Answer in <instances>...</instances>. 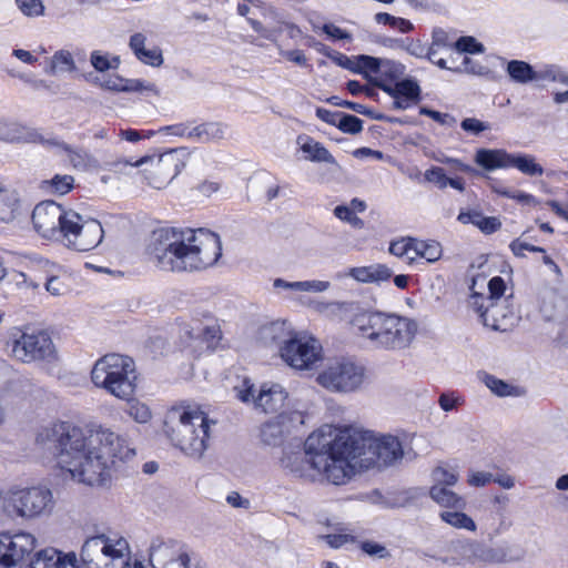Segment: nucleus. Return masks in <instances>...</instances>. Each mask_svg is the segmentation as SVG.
Masks as SVG:
<instances>
[{
  "instance_id": "nucleus-23",
  "label": "nucleus",
  "mask_w": 568,
  "mask_h": 568,
  "mask_svg": "<svg viewBox=\"0 0 568 568\" xmlns=\"http://www.w3.org/2000/svg\"><path fill=\"white\" fill-rule=\"evenodd\" d=\"M146 41L145 33L135 32L129 39V48L141 63L153 68L161 67L164 62L162 50L156 45L146 48Z\"/></svg>"
},
{
  "instance_id": "nucleus-6",
  "label": "nucleus",
  "mask_w": 568,
  "mask_h": 568,
  "mask_svg": "<svg viewBox=\"0 0 568 568\" xmlns=\"http://www.w3.org/2000/svg\"><path fill=\"white\" fill-rule=\"evenodd\" d=\"M138 375L131 357L108 354L99 358L92 367V383L118 399L128 402V415L136 423L146 424L152 418L150 407L133 398Z\"/></svg>"
},
{
  "instance_id": "nucleus-63",
  "label": "nucleus",
  "mask_w": 568,
  "mask_h": 568,
  "mask_svg": "<svg viewBox=\"0 0 568 568\" xmlns=\"http://www.w3.org/2000/svg\"><path fill=\"white\" fill-rule=\"evenodd\" d=\"M323 32L327 34L329 38L335 40H351L352 36L346 30L333 24L326 23L322 28Z\"/></svg>"
},
{
  "instance_id": "nucleus-58",
  "label": "nucleus",
  "mask_w": 568,
  "mask_h": 568,
  "mask_svg": "<svg viewBox=\"0 0 568 568\" xmlns=\"http://www.w3.org/2000/svg\"><path fill=\"white\" fill-rule=\"evenodd\" d=\"M331 287V283L328 281L321 280H312V281H301V292L300 293H323Z\"/></svg>"
},
{
  "instance_id": "nucleus-37",
  "label": "nucleus",
  "mask_w": 568,
  "mask_h": 568,
  "mask_svg": "<svg viewBox=\"0 0 568 568\" xmlns=\"http://www.w3.org/2000/svg\"><path fill=\"white\" fill-rule=\"evenodd\" d=\"M414 251L419 254V258H424L428 263L437 262L443 255V247L437 241L416 240Z\"/></svg>"
},
{
  "instance_id": "nucleus-57",
  "label": "nucleus",
  "mask_w": 568,
  "mask_h": 568,
  "mask_svg": "<svg viewBox=\"0 0 568 568\" xmlns=\"http://www.w3.org/2000/svg\"><path fill=\"white\" fill-rule=\"evenodd\" d=\"M509 248L510 251L513 252V254L517 257H524L525 256V253L524 251H529V252H541V253H545V250L540 246H535L532 244H529L527 242H524L521 241L520 239H516L514 240L510 244H509Z\"/></svg>"
},
{
  "instance_id": "nucleus-17",
  "label": "nucleus",
  "mask_w": 568,
  "mask_h": 568,
  "mask_svg": "<svg viewBox=\"0 0 568 568\" xmlns=\"http://www.w3.org/2000/svg\"><path fill=\"white\" fill-rule=\"evenodd\" d=\"M11 504L20 517L33 518L52 505V493L45 487H31L14 491Z\"/></svg>"
},
{
  "instance_id": "nucleus-5",
  "label": "nucleus",
  "mask_w": 568,
  "mask_h": 568,
  "mask_svg": "<svg viewBox=\"0 0 568 568\" xmlns=\"http://www.w3.org/2000/svg\"><path fill=\"white\" fill-rule=\"evenodd\" d=\"M352 328L368 348L400 352L412 345L418 325L415 320L394 313L364 312L353 317Z\"/></svg>"
},
{
  "instance_id": "nucleus-47",
  "label": "nucleus",
  "mask_w": 568,
  "mask_h": 568,
  "mask_svg": "<svg viewBox=\"0 0 568 568\" xmlns=\"http://www.w3.org/2000/svg\"><path fill=\"white\" fill-rule=\"evenodd\" d=\"M337 128L344 133L357 134L363 130V120L343 112Z\"/></svg>"
},
{
  "instance_id": "nucleus-10",
  "label": "nucleus",
  "mask_w": 568,
  "mask_h": 568,
  "mask_svg": "<svg viewBox=\"0 0 568 568\" xmlns=\"http://www.w3.org/2000/svg\"><path fill=\"white\" fill-rule=\"evenodd\" d=\"M184 153L181 150H171L160 156H142L139 160H125L123 163L131 166H143L150 163L151 169L146 171L145 179L148 184L156 190H162L169 185L185 168L183 159Z\"/></svg>"
},
{
  "instance_id": "nucleus-46",
  "label": "nucleus",
  "mask_w": 568,
  "mask_h": 568,
  "mask_svg": "<svg viewBox=\"0 0 568 568\" xmlns=\"http://www.w3.org/2000/svg\"><path fill=\"white\" fill-rule=\"evenodd\" d=\"M458 474L453 469L437 467L433 470L434 485L452 487L458 481Z\"/></svg>"
},
{
  "instance_id": "nucleus-15",
  "label": "nucleus",
  "mask_w": 568,
  "mask_h": 568,
  "mask_svg": "<svg viewBox=\"0 0 568 568\" xmlns=\"http://www.w3.org/2000/svg\"><path fill=\"white\" fill-rule=\"evenodd\" d=\"M67 213L68 211L54 201L41 202L32 212L33 227L43 239L58 241L61 237Z\"/></svg>"
},
{
  "instance_id": "nucleus-24",
  "label": "nucleus",
  "mask_w": 568,
  "mask_h": 568,
  "mask_svg": "<svg viewBox=\"0 0 568 568\" xmlns=\"http://www.w3.org/2000/svg\"><path fill=\"white\" fill-rule=\"evenodd\" d=\"M294 331L286 321H274L262 325L257 332L258 341L265 346L278 348L288 342Z\"/></svg>"
},
{
  "instance_id": "nucleus-61",
  "label": "nucleus",
  "mask_w": 568,
  "mask_h": 568,
  "mask_svg": "<svg viewBox=\"0 0 568 568\" xmlns=\"http://www.w3.org/2000/svg\"><path fill=\"white\" fill-rule=\"evenodd\" d=\"M419 113L432 118L434 121H436L443 125H452L455 122V120L452 115H449L447 113H440L438 111L428 109L426 106L420 108Z\"/></svg>"
},
{
  "instance_id": "nucleus-55",
  "label": "nucleus",
  "mask_w": 568,
  "mask_h": 568,
  "mask_svg": "<svg viewBox=\"0 0 568 568\" xmlns=\"http://www.w3.org/2000/svg\"><path fill=\"white\" fill-rule=\"evenodd\" d=\"M489 296L487 301L497 302L501 301L500 297L504 295L506 290L505 281L500 276H495L488 282Z\"/></svg>"
},
{
  "instance_id": "nucleus-49",
  "label": "nucleus",
  "mask_w": 568,
  "mask_h": 568,
  "mask_svg": "<svg viewBox=\"0 0 568 568\" xmlns=\"http://www.w3.org/2000/svg\"><path fill=\"white\" fill-rule=\"evenodd\" d=\"M55 194L64 195L73 187L74 179L71 175H55L48 182Z\"/></svg>"
},
{
  "instance_id": "nucleus-18",
  "label": "nucleus",
  "mask_w": 568,
  "mask_h": 568,
  "mask_svg": "<svg viewBox=\"0 0 568 568\" xmlns=\"http://www.w3.org/2000/svg\"><path fill=\"white\" fill-rule=\"evenodd\" d=\"M149 562L152 568H191L190 557L179 542L154 538L149 548Z\"/></svg>"
},
{
  "instance_id": "nucleus-26",
  "label": "nucleus",
  "mask_w": 568,
  "mask_h": 568,
  "mask_svg": "<svg viewBox=\"0 0 568 568\" xmlns=\"http://www.w3.org/2000/svg\"><path fill=\"white\" fill-rule=\"evenodd\" d=\"M286 390L280 384L263 385L254 405L264 413H277L285 405Z\"/></svg>"
},
{
  "instance_id": "nucleus-34",
  "label": "nucleus",
  "mask_w": 568,
  "mask_h": 568,
  "mask_svg": "<svg viewBox=\"0 0 568 568\" xmlns=\"http://www.w3.org/2000/svg\"><path fill=\"white\" fill-rule=\"evenodd\" d=\"M301 150L307 154V160L312 162H321L327 164H335L336 161L331 152L320 142L310 136H298Z\"/></svg>"
},
{
  "instance_id": "nucleus-62",
  "label": "nucleus",
  "mask_w": 568,
  "mask_h": 568,
  "mask_svg": "<svg viewBox=\"0 0 568 568\" xmlns=\"http://www.w3.org/2000/svg\"><path fill=\"white\" fill-rule=\"evenodd\" d=\"M45 290L53 296H61L67 293L68 287L58 276H51L45 282Z\"/></svg>"
},
{
  "instance_id": "nucleus-38",
  "label": "nucleus",
  "mask_w": 568,
  "mask_h": 568,
  "mask_svg": "<svg viewBox=\"0 0 568 568\" xmlns=\"http://www.w3.org/2000/svg\"><path fill=\"white\" fill-rule=\"evenodd\" d=\"M405 72V67L396 61L382 59L381 68L378 71V79L376 81H385L386 83H395L399 81Z\"/></svg>"
},
{
  "instance_id": "nucleus-19",
  "label": "nucleus",
  "mask_w": 568,
  "mask_h": 568,
  "mask_svg": "<svg viewBox=\"0 0 568 568\" xmlns=\"http://www.w3.org/2000/svg\"><path fill=\"white\" fill-rule=\"evenodd\" d=\"M301 424H303L301 413H281L263 425L261 430L262 440L267 445H278L293 428Z\"/></svg>"
},
{
  "instance_id": "nucleus-20",
  "label": "nucleus",
  "mask_w": 568,
  "mask_h": 568,
  "mask_svg": "<svg viewBox=\"0 0 568 568\" xmlns=\"http://www.w3.org/2000/svg\"><path fill=\"white\" fill-rule=\"evenodd\" d=\"M375 84L393 98L394 109L406 110L419 100L420 88L413 79L399 80L395 83L376 81Z\"/></svg>"
},
{
  "instance_id": "nucleus-59",
  "label": "nucleus",
  "mask_w": 568,
  "mask_h": 568,
  "mask_svg": "<svg viewBox=\"0 0 568 568\" xmlns=\"http://www.w3.org/2000/svg\"><path fill=\"white\" fill-rule=\"evenodd\" d=\"M460 126L464 131L470 132L473 134H479L490 126L488 123L483 122L476 118H466L462 121Z\"/></svg>"
},
{
  "instance_id": "nucleus-13",
  "label": "nucleus",
  "mask_w": 568,
  "mask_h": 568,
  "mask_svg": "<svg viewBox=\"0 0 568 568\" xmlns=\"http://www.w3.org/2000/svg\"><path fill=\"white\" fill-rule=\"evenodd\" d=\"M225 125L220 122H202L194 121L181 122L166 125L160 129L165 135L187 139L196 143H215L224 139Z\"/></svg>"
},
{
  "instance_id": "nucleus-60",
  "label": "nucleus",
  "mask_w": 568,
  "mask_h": 568,
  "mask_svg": "<svg viewBox=\"0 0 568 568\" xmlns=\"http://www.w3.org/2000/svg\"><path fill=\"white\" fill-rule=\"evenodd\" d=\"M11 282L20 290H38L39 284L29 280L23 272H12Z\"/></svg>"
},
{
  "instance_id": "nucleus-29",
  "label": "nucleus",
  "mask_w": 568,
  "mask_h": 568,
  "mask_svg": "<svg viewBox=\"0 0 568 568\" xmlns=\"http://www.w3.org/2000/svg\"><path fill=\"white\" fill-rule=\"evenodd\" d=\"M392 275L393 271L387 265L379 263L352 267L347 272V276L363 284L386 282Z\"/></svg>"
},
{
  "instance_id": "nucleus-42",
  "label": "nucleus",
  "mask_w": 568,
  "mask_h": 568,
  "mask_svg": "<svg viewBox=\"0 0 568 568\" xmlns=\"http://www.w3.org/2000/svg\"><path fill=\"white\" fill-rule=\"evenodd\" d=\"M14 4L22 16L27 18H40L45 13V7L42 0H14Z\"/></svg>"
},
{
  "instance_id": "nucleus-16",
  "label": "nucleus",
  "mask_w": 568,
  "mask_h": 568,
  "mask_svg": "<svg viewBox=\"0 0 568 568\" xmlns=\"http://www.w3.org/2000/svg\"><path fill=\"white\" fill-rule=\"evenodd\" d=\"M36 537L26 531L0 534V568L18 566L36 548Z\"/></svg>"
},
{
  "instance_id": "nucleus-4",
  "label": "nucleus",
  "mask_w": 568,
  "mask_h": 568,
  "mask_svg": "<svg viewBox=\"0 0 568 568\" xmlns=\"http://www.w3.org/2000/svg\"><path fill=\"white\" fill-rule=\"evenodd\" d=\"M337 447L346 464V481L357 470L394 466L404 457L398 437L356 428L338 429Z\"/></svg>"
},
{
  "instance_id": "nucleus-54",
  "label": "nucleus",
  "mask_w": 568,
  "mask_h": 568,
  "mask_svg": "<svg viewBox=\"0 0 568 568\" xmlns=\"http://www.w3.org/2000/svg\"><path fill=\"white\" fill-rule=\"evenodd\" d=\"M464 403L463 397L455 393H443L438 398L439 407L444 412H452Z\"/></svg>"
},
{
  "instance_id": "nucleus-56",
  "label": "nucleus",
  "mask_w": 568,
  "mask_h": 568,
  "mask_svg": "<svg viewBox=\"0 0 568 568\" xmlns=\"http://www.w3.org/2000/svg\"><path fill=\"white\" fill-rule=\"evenodd\" d=\"M445 53L444 51H442L440 49L438 48H434L433 44H430V47L428 48V51H427V58L430 62H433L434 64H436L437 67H439L440 69H446V70H452V71H458L459 68L458 67H454V65H449L447 63V60L445 58L442 57V54Z\"/></svg>"
},
{
  "instance_id": "nucleus-22",
  "label": "nucleus",
  "mask_w": 568,
  "mask_h": 568,
  "mask_svg": "<svg viewBox=\"0 0 568 568\" xmlns=\"http://www.w3.org/2000/svg\"><path fill=\"white\" fill-rule=\"evenodd\" d=\"M0 140L44 144L47 139L37 129L0 119Z\"/></svg>"
},
{
  "instance_id": "nucleus-2",
  "label": "nucleus",
  "mask_w": 568,
  "mask_h": 568,
  "mask_svg": "<svg viewBox=\"0 0 568 568\" xmlns=\"http://www.w3.org/2000/svg\"><path fill=\"white\" fill-rule=\"evenodd\" d=\"M222 255L220 236L205 229L162 227L146 247L150 263L164 272H193L214 265Z\"/></svg>"
},
{
  "instance_id": "nucleus-11",
  "label": "nucleus",
  "mask_w": 568,
  "mask_h": 568,
  "mask_svg": "<svg viewBox=\"0 0 568 568\" xmlns=\"http://www.w3.org/2000/svg\"><path fill=\"white\" fill-rule=\"evenodd\" d=\"M321 343L311 335L294 332L280 347L282 361L296 371L313 369L323 358Z\"/></svg>"
},
{
  "instance_id": "nucleus-44",
  "label": "nucleus",
  "mask_w": 568,
  "mask_h": 568,
  "mask_svg": "<svg viewBox=\"0 0 568 568\" xmlns=\"http://www.w3.org/2000/svg\"><path fill=\"white\" fill-rule=\"evenodd\" d=\"M455 50L458 53H484L485 47L474 37H460L455 41Z\"/></svg>"
},
{
  "instance_id": "nucleus-43",
  "label": "nucleus",
  "mask_w": 568,
  "mask_h": 568,
  "mask_svg": "<svg viewBox=\"0 0 568 568\" xmlns=\"http://www.w3.org/2000/svg\"><path fill=\"white\" fill-rule=\"evenodd\" d=\"M92 67L99 72H105L110 69H116L120 64L118 57L110 58L108 53L101 51H93L90 57Z\"/></svg>"
},
{
  "instance_id": "nucleus-30",
  "label": "nucleus",
  "mask_w": 568,
  "mask_h": 568,
  "mask_svg": "<svg viewBox=\"0 0 568 568\" xmlns=\"http://www.w3.org/2000/svg\"><path fill=\"white\" fill-rule=\"evenodd\" d=\"M511 312L506 306L505 301L488 302L485 311L481 312V322L485 326L495 331H506L508 318Z\"/></svg>"
},
{
  "instance_id": "nucleus-7",
  "label": "nucleus",
  "mask_w": 568,
  "mask_h": 568,
  "mask_svg": "<svg viewBox=\"0 0 568 568\" xmlns=\"http://www.w3.org/2000/svg\"><path fill=\"white\" fill-rule=\"evenodd\" d=\"M215 424L199 405L181 404L166 412L163 432L175 448L199 460L210 447L211 427Z\"/></svg>"
},
{
  "instance_id": "nucleus-51",
  "label": "nucleus",
  "mask_w": 568,
  "mask_h": 568,
  "mask_svg": "<svg viewBox=\"0 0 568 568\" xmlns=\"http://www.w3.org/2000/svg\"><path fill=\"white\" fill-rule=\"evenodd\" d=\"M323 54L329 58L335 64L346 70L354 72L355 69V57H347L341 52L332 51L329 49L320 50Z\"/></svg>"
},
{
  "instance_id": "nucleus-28",
  "label": "nucleus",
  "mask_w": 568,
  "mask_h": 568,
  "mask_svg": "<svg viewBox=\"0 0 568 568\" xmlns=\"http://www.w3.org/2000/svg\"><path fill=\"white\" fill-rule=\"evenodd\" d=\"M21 213V200L18 191L7 184L0 183V223H11Z\"/></svg>"
},
{
  "instance_id": "nucleus-12",
  "label": "nucleus",
  "mask_w": 568,
  "mask_h": 568,
  "mask_svg": "<svg viewBox=\"0 0 568 568\" xmlns=\"http://www.w3.org/2000/svg\"><path fill=\"white\" fill-rule=\"evenodd\" d=\"M366 368L352 361H341L329 365L317 376L323 387L339 392L352 393L358 390L365 383Z\"/></svg>"
},
{
  "instance_id": "nucleus-1",
  "label": "nucleus",
  "mask_w": 568,
  "mask_h": 568,
  "mask_svg": "<svg viewBox=\"0 0 568 568\" xmlns=\"http://www.w3.org/2000/svg\"><path fill=\"white\" fill-rule=\"evenodd\" d=\"M37 440L54 449L58 465L73 480L89 486L105 484L115 463L135 454L128 440L110 428L99 427L85 435L82 428L67 422L44 427Z\"/></svg>"
},
{
  "instance_id": "nucleus-50",
  "label": "nucleus",
  "mask_w": 568,
  "mask_h": 568,
  "mask_svg": "<svg viewBox=\"0 0 568 568\" xmlns=\"http://www.w3.org/2000/svg\"><path fill=\"white\" fill-rule=\"evenodd\" d=\"M416 239L413 237H403L397 241H393L389 245V253L394 256L404 258L405 255H408L409 251H414Z\"/></svg>"
},
{
  "instance_id": "nucleus-40",
  "label": "nucleus",
  "mask_w": 568,
  "mask_h": 568,
  "mask_svg": "<svg viewBox=\"0 0 568 568\" xmlns=\"http://www.w3.org/2000/svg\"><path fill=\"white\" fill-rule=\"evenodd\" d=\"M480 381L497 396H510L513 395L514 387L506 382L490 375L488 373L478 374Z\"/></svg>"
},
{
  "instance_id": "nucleus-25",
  "label": "nucleus",
  "mask_w": 568,
  "mask_h": 568,
  "mask_svg": "<svg viewBox=\"0 0 568 568\" xmlns=\"http://www.w3.org/2000/svg\"><path fill=\"white\" fill-rule=\"evenodd\" d=\"M44 145L59 149L65 156V160L77 170H89L98 168L99 163L94 156L83 149H73L64 142L57 139H47Z\"/></svg>"
},
{
  "instance_id": "nucleus-31",
  "label": "nucleus",
  "mask_w": 568,
  "mask_h": 568,
  "mask_svg": "<svg viewBox=\"0 0 568 568\" xmlns=\"http://www.w3.org/2000/svg\"><path fill=\"white\" fill-rule=\"evenodd\" d=\"M510 153L504 149H478L475 153V163L487 171L509 169Z\"/></svg>"
},
{
  "instance_id": "nucleus-33",
  "label": "nucleus",
  "mask_w": 568,
  "mask_h": 568,
  "mask_svg": "<svg viewBox=\"0 0 568 568\" xmlns=\"http://www.w3.org/2000/svg\"><path fill=\"white\" fill-rule=\"evenodd\" d=\"M429 496L436 504L447 509H465L467 506L466 499L453 491L450 487L433 485L429 489Z\"/></svg>"
},
{
  "instance_id": "nucleus-39",
  "label": "nucleus",
  "mask_w": 568,
  "mask_h": 568,
  "mask_svg": "<svg viewBox=\"0 0 568 568\" xmlns=\"http://www.w3.org/2000/svg\"><path fill=\"white\" fill-rule=\"evenodd\" d=\"M382 59L359 54L355 55L354 73L363 74L365 78L371 79L372 75H377L381 68Z\"/></svg>"
},
{
  "instance_id": "nucleus-14",
  "label": "nucleus",
  "mask_w": 568,
  "mask_h": 568,
  "mask_svg": "<svg viewBox=\"0 0 568 568\" xmlns=\"http://www.w3.org/2000/svg\"><path fill=\"white\" fill-rule=\"evenodd\" d=\"M53 353L52 339L44 332L21 333L11 344L12 356L23 363L45 359Z\"/></svg>"
},
{
  "instance_id": "nucleus-9",
  "label": "nucleus",
  "mask_w": 568,
  "mask_h": 568,
  "mask_svg": "<svg viewBox=\"0 0 568 568\" xmlns=\"http://www.w3.org/2000/svg\"><path fill=\"white\" fill-rule=\"evenodd\" d=\"M103 236L104 231L98 220L68 210L61 237L58 241H61L69 250L88 252L95 248L102 242Z\"/></svg>"
},
{
  "instance_id": "nucleus-48",
  "label": "nucleus",
  "mask_w": 568,
  "mask_h": 568,
  "mask_svg": "<svg viewBox=\"0 0 568 568\" xmlns=\"http://www.w3.org/2000/svg\"><path fill=\"white\" fill-rule=\"evenodd\" d=\"M432 44L435 49L438 48L445 53H452L455 50V41L449 33L443 29L434 30Z\"/></svg>"
},
{
  "instance_id": "nucleus-64",
  "label": "nucleus",
  "mask_w": 568,
  "mask_h": 568,
  "mask_svg": "<svg viewBox=\"0 0 568 568\" xmlns=\"http://www.w3.org/2000/svg\"><path fill=\"white\" fill-rule=\"evenodd\" d=\"M500 226H501V223H500L499 219H497L495 216H484L483 215V217L480 219L478 229L486 234H491V233L496 232L497 230H499Z\"/></svg>"
},
{
  "instance_id": "nucleus-3",
  "label": "nucleus",
  "mask_w": 568,
  "mask_h": 568,
  "mask_svg": "<svg viewBox=\"0 0 568 568\" xmlns=\"http://www.w3.org/2000/svg\"><path fill=\"white\" fill-rule=\"evenodd\" d=\"M338 429L331 426L313 432L304 443V453L285 454L281 459L283 468L296 477L314 480L322 475L334 485L346 483V464L337 447Z\"/></svg>"
},
{
  "instance_id": "nucleus-32",
  "label": "nucleus",
  "mask_w": 568,
  "mask_h": 568,
  "mask_svg": "<svg viewBox=\"0 0 568 568\" xmlns=\"http://www.w3.org/2000/svg\"><path fill=\"white\" fill-rule=\"evenodd\" d=\"M77 70L75 61L70 51L61 49L47 60L44 72L52 77L72 73Z\"/></svg>"
},
{
  "instance_id": "nucleus-53",
  "label": "nucleus",
  "mask_w": 568,
  "mask_h": 568,
  "mask_svg": "<svg viewBox=\"0 0 568 568\" xmlns=\"http://www.w3.org/2000/svg\"><path fill=\"white\" fill-rule=\"evenodd\" d=\"M426 181L436 184L439 189L447 187L449 178L446 176L445 170L439 166H434L425 172Z\"/></svg>"
},
{
  "instance_id": "nucleus-36",
  "label": "nucleus",
  "mask_w": 568,
  "mask_h": 568,
  "mask_svg": "<svg viewBox=\"0 0 568 568\" xmlns=\"http://www.w3.org/2000/svg\"><path fill=\"white\" fill-rule=\"evenodd\" d=\"M443 523L455 529H464L467 531H476L477 525L474 519L464 513V509H446L439 513Z\"/></svg>"
},
{
  "instance_id": "nucleus-41",
  "label": "nucleus",
  "mask_w": 568,
  "mask_h": 568,
  "mask_svg": "<svg viewBox=\"0 0 568 568\" xmlns=\"http://www.w3.org/2000/svg\"><path fill=\"white\" fill-rule=\"evenodd\" d=\"M375 21L381 24H387L393 30L402 33H407L413 29V23L404 18L394 17L386 12H378L375 14Z\"/></svg>"
},
{
  "instance_id": "nucleus-52",
  "label": "nucleus",
  "mask_w": 568,
  "mask_h": 568,
  "mask_svg": "<svg viewBox=\"0 0 568 568\" xmlns=\"http://www.w3.org/2000/svg\"><path fill=\"white\" fill-rule=\"evenodd\" d=\"M97 82L100 83L101 88L111 90V91H118V92H125L124 88L126 85V79L121 78L119 75H109L103 77L101 80L100 78L95 79Z\"/></svg>"
},
{
  "instance_id": "nucleus-35",
  "label": "nucleus",
  "mask_w": 568,
  "mask_h": 568,
  "mask_svg": "<svg viewBox=\"0 0 568 568\" xmlns=\"http://www.w3.org/2000/svg\"><path fill=\"white\" fill-rule=\"evenodd\" d=\"M509 168H515L528 176H541L544 174V168L537 162L536 156L527 153H510Z\"/></svg>"
},
{
  "instance_id": "nucleus-27",
  "label": "nucleus",
  "mask_w": 568,
  "mask_h": 568,
  "mask_svg": "<svg viewBox=\"0 0 568 568\" xmlns=\"http://www.w3.org/2000/svg\"><path fill=\"white\" fill-rule=\"evenodd\" d=\"M507 73L513 81L521 84L531 81L555 79V74L551 69H547L545 71H535L529 63L520 60L509 61L507 64Z\"/></svg>"
},
{
  "instance_id": "nucleus-21",
  "label": "nucleus",
  "mask_w": 568,
  "mask_h": 568,
  "mask_svg": "<svg viewBox=\"0 0 568 568\" xmlns=\"http://www.w3.org/2000/svg\"><path fill=\"white\" fill-rule=\"evenodd\" d=\"M73 552L64 554L55 548H45L34 554L29 568H82L77 565Z\"/></svg>"
},
{
  "instance_id": "nucleus-8",
  "label": "nucleus",
  "mask_w": 568,
  "mask_h": 568,
  "mask_svg": "<svg viewBox=\"0 0 568 568\" xmlns=\"http://www.w3.org/2000/svg\"><path fill=\"white\" fill-rule=\"evenodd\" d=\"M131 557L130 542L119 532L91 536L80 551L82 568H123Z\"/></svg>"
},
{
  "instance_id": "nucleus-45",
  "label": "nucleus",
  "mask_w": 568,
  "mask_h": 568,
  "mask_svg": "<svg viewBox=\"0 0 568 568\" xmlns=\"http://www.w3.org/2000/svg\"><path fill=\"white\" fill-rule=\"evenodd\" d=\"M125 92H141L145 94L159 95L160 91L155 83L142 79H126Z\"/></svg>"
}]
</instances>
